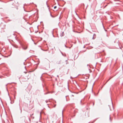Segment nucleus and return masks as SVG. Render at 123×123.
Wrapping results in <instances>:
<instances>
[{
  "label": "nucleus",
  "instance_id": "nucleus-1",
  "mask_svg": "<svg viewBox=\"0 0 123 123\" xmlns=\"http://www.w3.org/2000/svg\"><path fill=\"white\" fill-rule=\"evenodd\" d=\"M111 107L112 108H113V105H112V103H111V105H109L108 107L107 106V109L108 110H111Z\"/></svg>",
  "mask_w": 123,
  "mask_h": 123
},
{
  "label": "nucleus",
  "instance_id": "nucleus-2",
  "mask_svg": "<svg viewBox=\"0 0 123 123\" xmlns=\"http://www.w3.org/2000/svg\"><path fill=\"white\" fill-rule=\"evenodd\" d=\"M27 47L26 46V47H23V48L24 49H27Z\"/></svg>",
  "mask_w": 123,
  "mask_h": 123
},
{
  "label": "nucleus",
  "instance_id": "nucleus-3",
  "mask_svg": "<svg viewBox=\"0 0 123 123\" xmlns=\"http://www.w3.org/2000/svg\"><path fill=\"white\" fill-rule=\"evenodd\" d=\"M56 6H55L54 7V9H55L56 8Z\"/></svg>",
  "mask_w": 123,
  "mask_h": 123
},
{
  "label": "nucleus",
  "instance_id": "nucleus-4",
  "mask_svg": "<svg viewBox=\"0 0 123 123\" xmlns=\"http://www.w3.org/2000/svg\"><path fill=\"white\" fill-rule=\"evenodd\" d=\"M110 79H109V80Z\"/></svg>",
  "mask_w": 123,
  "mask_h": 123
},
{
  "label": "nucleus",
  "instance_id": "nucleus-5",
  "mask_svg": "<svg viewBox=\"0 0 123 123\" xmlns=\"http://www.w3.org/2000/svg\"><path fill=\"white\" fill-rule=\"evenodd\" d=\"M110 79H109V80Z\"/></svg>",
  "mask_w": 123,
  "mask_h": 123
},
{
  "label": "nucleus",
  "instance_id": "nucleus-6",
  "mask_svg": "<svg viewBox=\"0 0 123 123\" xmlns=\"http://www.w3.org/2000/svg\"><path fill=\"white\" fill-rule=\"evenodd\" d=\"M110 79H109V80Z\"/></svg>",
  "mask_w": 123,
  "mask_h": 123
}]
</instances>
